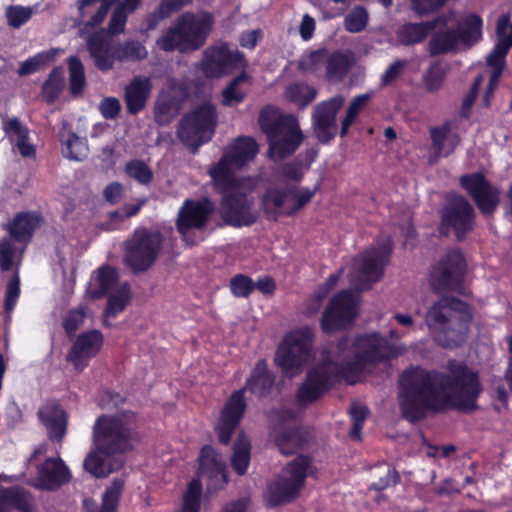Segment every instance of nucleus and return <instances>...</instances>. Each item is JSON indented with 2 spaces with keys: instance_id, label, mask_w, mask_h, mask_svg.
I'll use <instances>...</instances> for the list:
<instances>
[{
  "instance_id": "37998d69",
  "label": "nucleus",
  "mask_w": 512,
  "mask_h": 512,
  "mask_svg": "<svg viewBox=\"0 0 512 512\" xmlns=\"http://www.w3.org/2000/svg\"><path fill=\"white\" fill-rule=\"evenodd\" d=\"M353 64L352 58L342 51L331 53L326 61V78L328 81L342 80Z\"/></svg>"
},
{
  "instance_id": "e2e57ef3",
  "label": "nucleus",
  "mask_w": 512,
  "mask_h": 512,
  "mask_svg": "<svg viewBox=\"0 0 512 512\" xmlns=\"http://www.w3.org/2000/svg\"><path fill=\"white\" fill-rule=\"evenodd\" d=\"M371 97V93H364L355 96L350 102L344 117L355 122L360 112L367 106Z\"/></svg>"
},
{
  "instance_id": "72a5a7b5",
  "label": "nucleus",
  "mask_w": 512,
  "mask_h": 512,
  "mask_svg": "<svg viewBox=\"0 0 512 512\" xmlns=\"http://www.w3.org/2000/svg\"><path fill=\"white\" fill-rule=\"evenodd\" d=\"M123 489L124 481L118 478L114 479L105 489L100 507H98L96 502L92 499L84 501L86 512H118Z\"/></svg>"
},
{
  "instance_id": "49530a36",
  "label": "nucleus",
  "mask_w": 512,
  "mask_h": 512,
  "mask_svg": "<svg viewBox=\"0 0 512 512\" xmlns=\"http://www.w3.org/2000/svg\"><path fill=\"white\" fill-rule=\"evenodd\" d=\"M64 88V70L54 67L42 85V95L47 104H53Z\"/></svg>"
},
{
  "instance_id": "f704fd0d",
  "label": "nucleus",
  "mask_w": 512,
  "mask_h": 512,
  "mask_svg": "<svg viewBox=\"0 0 512 512\" xmlns=\"http://www.w3.org/2000/svg\"><path fill=\"white\" fill-rule=\"evenodd\" d=\"M482 18L475 14H468L458 28H453L455 31L458 45L461 44L465 48H471L478 41L482 39Z\"/></svg>"
},
{
  "instance_id": "ea45409f",
  "label": "nucleus",
  "mask_w": 512,
  "mask_h": 512,
  "mask_svg": "<svg viewBox=\"0 0 512 512\" xmlns=\"http://www.w3.org/2000/svg\"><path fill=\"white\" fill-rule=\"evenodd\" d=\"M60 141L62 144V154L65 158L82 161L87 157L88 145L86 138L79 137L73 131L61 133Z\"/></svg>"
},
{
  "instance_id": "9b49d317",
  "label": "nucleus",
  "mask_w": 512,
  "mask_h": 512,
  "mask_svg": "<svg viewBox=\"0 0 512 512\" xmlns=\"http://www.w3.org/2000/svg\"><path fill=\"white\" fill-rule=\"evenodd\" d=\"M314 332L305 326L286 334L279 344L274 361L284 375L294 377L302 372L313 348Z\"/></svg>"
},
{
  "instance_id": "6e6552de",
  "label": "nucleus",
  "mask_w": 512,
  "mask_h": 512,
  "mask_svg": "<svg viewBox=\"0 0 512 512\" xmlns=\"http://www.w3.org/2000/svg\"><path fill=\"white\" fill-rule=\"evenodd\" d=\"M318 189V185L314 188L296 184L268 186L260 197V208L269 221L294 217L312 201Z\"/></svg>"
},
{
  "instance_id": "7ed1b4c3",
  "label": "nucleus",
  "mask_w": 512,
  "mask_h": 512,
  "mask_svg": "<svg viewBox=\"0 0 512 512\" xmlns=\"http://www.w3.org/2000/svg\"><path fill=\"white\" fill-rule=\"evenodd\" d=\"M138 430V415L131 410L97 417L93 426L94 449L84 459V469L95 478H104L122 468L123 455L140 441Z\"/></svg>"
},
{
  "instance_id": "6ab92c4d",
  "label": "nucleus",
  "mask_w": 512,
  "mask_h": 512,
  "mask_svg": "<svg viewBox=\"0 0 512 512\" xmlns=\"http://www.w3.org/2000/svg\"><path fill=\"white\" fill-rule=\"evenodd\" d=\"M352 348L367 366H375L399 355L397 348L378 332L358 334Z\"/></svg>"
},
{
  "instance_id": "58836bf2",
  "label": "nucleus",
  "mask_w": 512,
  "mask_h": 512,
  "mask_svg": "<svg viewBox=\"0 0 512 512\" xmlns=\"http://www.w3.org/2000/svg\"><path fill=\"white\" fill-rule=\"evenodd\" d=\"M251 458V443L249 439L241 432L233 445L231 456V466L239 476L246 474Z\"/></svg>"
},
{
  "instance_id": "052dcab7",
  "label": "nucleus",
  "mask_w": 512,
  "mask_h": 512,
  "mask_svg": "<svg viewBox=\"0 0 512 512\" xmlns=\"http://www.w3.org/2000/svg\"><path fill=\"white\" fill-rule=\"evenodd\" d=\"M408 66L407 60L397 59L393 63H391L380 79V85L382 87H387L393 84L404 72L405 68Z\"/></svg>"
},
{
  "instance_id": "6e6d98bb",
  "label": "nucleus",
  "mask_w": 512,
  "mask_h": 512,
  "mask_svg": "<svg viewBox=\"0 0 512 512\" xmlns=\"http://www.w3.org/2000/svg\"><path fill=\"white\" fill-rule=\"evenodd\" d=\"M304 168L300 161L286 162L277 168L275 175L283 181L299 183L304 178Z\"/></svg>"
},
{
  "instance_id": "473e14b6",
  "label": "nucleus",
  "mask_w": 512,
  "mask_h": 512,
  "mask_svg": "<svg viewBox=\"0 0 512 512\" xmlns=\"http://www.w3.org/2000/svg\"><path fill=\"white\" fill-rule=\"evenodd\" d=\"M303 139L300 127H292L283 136L268 141V156L273 161L286 159L296 152Z\"/></svg>"
},
{
  "instance_id": "0e129e2a",
  "label": "nucleus",
  "mask_w": 512,
  "mask_h": 512,
  "mask_svg": "<svg viewBox=\"0 0 512 512\" xmlns=\"http://www.w3.org/2000/svg\"><path fill=\"white\" fill-rule=\"evenodd\" d=\"M99 111L103 118L115 119L121 111V104L115 97H105L100 101Z\"/></svg>"
},
{
  "instance_id": "c9c22d12",
  "label": "nucleus",
  "mask_w": 512,
  "mask_h": 512,
  "mask_svg": "<svg viewBox=\"0 0 512 512\" xmlns=\"http://www.w3.org/2000/svg\"><path fill=\"white\" fill-rule=\"evenodd\" d=\"M119 279V274L116 268L110 265H102L96 271V277L94 278V283L91 289H89L88 293L92 299H101L106 297L115 285L117 284Z\"/></svg>"
},
{
  "instance_id": "dca6fc26",
  "label": "nucleus",
  "mask_w": 512,
  "mask_h": 512,
  "mask_svg": "<svg viewBox=\"0 0 512 512\" xmlns=\"http://www.w3.org/2000/svg\"><path fill=\"white\" fill-rule=\"evenodd\" d=\"M460 187L471 198L483 217H491L501 203V189L492 184L481 171L465 173L459 177Z\"/></svg>"
},
{
  "instance_id": "20e7f679",
  "label": "nucleus",
  "mask_w": 512,
  "mask_h": 512,
  "mask_svg": "<svg viewBox=\"0 0 512 512\" xmlns=\"http://www.w3.org/2000/svg\"><path fill=\"white\" fill-rule=\"evenodd\" d=\"M274 382V374L269 371L265 359L258 360L245 386L233 391L220 411L214 430L221 444L228 445L231 442L235 430L241 423L247 408L245 392L266 397L271 393Z\"/></svg>"
},
{
  "instance_id": "412c9836",
  "label": "nucleus",
  "mask_w": 512,
  "mask_h": 512,
  "mask_svg": "<svg viewBox=\"0 0 512 512\" xmlns=\"http://www.w3.org/2000/svg\"><path fill=\"white\" fill-rule=\"evenodd\" d=\"M342 95L319 102L312 113L313 133L320 144H329L337 135V114L344 105Z\"/></svg>"
},
{
  "instance_id": "c756f323",
  "label": "nucleus",
  "mask_w": 512,
  "mask_h": 512,
  "mask_svg": "<svg viewBox=\"0 0 512 512\" xmlns=\"http://www.w3.org/2000/svg\"><path fill=\"white\" fill-rule=\"evenodd\" d=\"M152 90L149 77L135 76L125 87L124 100L129 114L141 112L147 103Z\"/></svg>"
},
{
  "instance_id": "7c9ffc66",
  "label": "nucleus",
  "mask_w": 512,
  "mask_h": 512,
  "mask_svg": "<svg viewBox=\"0 0 512 512\" xmlns=\"http://www.w3.org/2000/svg\"><path fill=\"white\" fill-rule=\"evenodd\" d=\"M71 474L64 461L60 458H47L38 466V479L41 485L54 490L70 481Z\"/></svg>"
},
{
  "instance_id": "4be33fe9",
  "label": "nucleus",
  "mask_w": 512,
  "mask_h": 512,
  "mask_svg": "<svg viewBox=\"0 0 512 512\" xmlns=\"http://www.w3.org/2000/svg\"><path fill=\"white\" fill-rule=\"evenodd\" d=\"M104 342L99 330H89L80 333L66 355V361L71 363L77 372H82L89 361L101 350Z\"/></svg>"
},
{
  "instance_id": "9d476101",
  "label": "nucleus",
  "mask_w": 512,
  "mask_h": 512,
  "mask_svg": "<svg viewBox=\"0 0 512 512\" xmlns=\"http://www.w3.org/2000/svg\"><path fill=\"white\" fill-rule=\"evenodd\" d=\"M217 123L216 106L211 102H203L182 116L177 136L185 146L196 150L212 139Z\"/></svg>"
},
{
  "instance_id": "79ce46f5",
  "label": "nucleus",
  "mask_w": 512,
  "mask_h": 512,
  "mask_svg": "<svg viewBox=\"0 0 512 512\" xmlns=\"http://www.w3.org/2000/svg\"><path fill=\"white\" fill-rule=\"evenodd\" d=\"M317 94L316 88L304 82L292 83L285 90L286 99L301 110L307 108L316 99Z\"/></svg>"
},
{
  "instance_id": "c03bdc74",
  "label": "nucleus",
  "mask_w": 512,
  "mask_h": 512,
  "mask_svg": "<svg viewBox=\"0 0 512 512\" xmlns=\"http://www.w3.org/2000/svg\"><path fill=\"white\" fill-rule=\"evenodd\" d=\"M249 80L250 76L246 71H242L234 77L222 90L221 104L225 107H233L243 103L247 95L239 88V86L241 83Z\"/></svg>"
},
{
  "instance_id": "f257e3e1",
  "label": "nucleus",
  "mask_w": 512,
  "mask_h": 512,
  "mask_svg": "<svg viewBox=\"0 0 512 512\" xmlns=\"http://www.w3.org/2000/svg\"><path fill=\"white\" fill-rule=\"evenodd\" d=\"M448 373L412 366L399 376V408L402 417L415 424L428 412L455 410L470 413L478 409L483 391L479 373L465 362L450 359Z\"/></svg>"
},
{
  "instance_id": "2eb2a0df",
  "label": "nucleus",
  "mask_w": 512,
  "mask_h": 512,
  "mask_svg": "<svg viewBox=\"0 0 512 512\" xmlns=\"http://www.w3.org/2000/svg\"><path fill=\"white\" fill-rule=\"evenodd\" d=\"M248 66L249 62L243 52L230 48L227 43H221L205 49L200 69L207 78L219 79L237 70L246 71Z\"/></svg>"
},
{
  "instance_id": "bb28decb",
  "label": "nucleus",
  "mask_w": 512,
  "mask_h": 512,
  "mask_svg": "<svg viewBox=\"0 0 512 512\" xmlns=\"http://www.w3.org/2000/svg\"><path fill=\"white\" fill-rule=\"evenodd\" d=\"M42 220L37 212L23 211L15 214L7 228L10 238L16 243L28 244Z\"/></svg>"
},
{
  "instance_id": "f3484780",
  "label": "nucleus",
  "mask_w": 512,
  "mask_h": 512,
  "mask_svg": "<svg viewBox=\"0 0 512 512\" xmlns=\"http://www.w3.org/2000/svg\"><path fill=\"white\" fill-rule=\"evenodd\" d=\"M214 211L215 205L208 197L198 200L186 199L179 209L176 220V228L183 241L190 246L195 245L196 241L191 236L192 230L204 229Z\"/></svg>"
},
{
  "instance_id": "bf43d9fd",
  "label": "nucleus",
  "mask_w": 512,
  "mask_h": 512,
  "mask_svg": "<svg viewBox=\"0 0 512 512\" xmlns=\"http://www.w3.org/2000/svg\"><path fill=\"white\" fill-rule=\"evenodd\" d=\"M292 127H299L296 119L291 115H281L266 133L268 141L283 136Z\"/></svg>"
},
{
  "instance_id": "5fc2aeb1",
  "label": "nucleus",
  "mask_w": 512,
  "mask_h": 512,
  "mask_svg": "<svg viewBox=\"0 0 512 512\" xmlns=\"http://www.w3.org/2000/svg\"><path fill=\"white\" fill-rule=\"evenodd\" d=\"M231 293L237 298H248L255 290L254 281L245 274L234 275L229 282Z\"/></svg>"
},
{
  "instance_id": "13d9d810",
  "label": "nucleus",
  "mask_w": 512,
  "mask_h": 512,
  "mask_svg": "<svg viewBox=\"0 0 512 512\" xmlns=\"http://www.w3.org/2000/svg\"><path fill=\"white\" fill-rule=\"evenodd\" d=\"M86 318V308L80 306L67 312L63 319L62 326L66 334L70 337L81 327Z\"/></svg>"
},
{
  "instance_id": "1a4fd4ad",
  "label": "nucleus",
  "mask_w": 512,
  "mask_h": 512,
  "mask_svg": "<svg viewBox=\"0 0 512 512\" xmlns=\"http://www.w3.org/2000/svg\"><path fill=\"white\" fill-rule=\"evenodd\" d=\"M211 27L209 15L198 18L193 13H184L157 40V46L166 52L198 50L205 44Z\"/></svg>"
},
{
  "instance_id": "4c0bfd02",
  "label": "nucleus",
  "mask_w": 512,
  "mask_h": 512,
  "mask_svg": "<svg viewBox=\"0 0 512 512\" xmlns=\"http://www.w3.org/2000/svg\"><path fill=\"white\" fill-rule=\"evenodd\" d=\"M431 57L458 52V42L453 28L439 30L431 35L428 43Z\"/></svg>"
},
{
  "instance_id": "774afa93",
  "label": "nucleus",
  "mask_w": 512,
  "mask_h": 512,
  "mask_svg": "<svg viewBox=\"0 0 512 512\" xmlns=\"http://www.w3.org/2000/svg\"><path fill=\"white\" fill-rule=\"evenodd\" d=\"M127 22V12L124 8L116 7L109 21V30L112 34L122 33Z\"/></svg>"
},
{
  "instance_id": "ddd939ff",
  "label": "nucleus",
  "mask_w": 512,
  "mask_h": 512,
  "mask_svg": "<svg viewBox=\"0 0 512 512\" xmlns=\"http://www.w3.org/2000/svg\"><path fill=\"white\" fill-rule=\"evenodd\" d=\"M476 226V211L470 201L461 194H455L448 199L440 211L438 232L447 237L451 233L456 240L462 242Z\"/></svg>"
},
{
  "instance_id": "aec40b11",
  "label": "nucleus",
  "mask_w": 512,
  "mask_h": 512,
  "mask_svg": "<svg viewBox=\"0 0 512 512\" xmlns=\"http://www.w3.org/2000/svg\"><path fill=\"white\" fill-rule=\"evenodd\" d=\"M221 196V217L226 225L240 228L256 223L258 215L253 212V201L248 198L246 192L238 188Z\"/></svg>"
},
{
  "instance_id": "8fccbe9b",
  "label": "nucleus",
  "mask_w": 512,
  "mask_h": 512,
  "mask_svg": "<svg viewBox=\"0 0 512 512\" xmlns=\"http://www.w3.org/2000/svg\"><path fill=\"white\" fill-rule=\"evenodd\" d=\"M179 103L177 99L171 95L159 97L155 105V117L157 122L164 123L170 121L177 115Z\"/></svg>"
},
{
  "instance_id": "338daca9",
  "label": "nucleus",
  "mask_w": 512,
  "mask_h": 512,
  "mask_svg": "<svg viewBox=\"0 0 512 512\" xmlns=\"http://www.w3.org/2000/svg\"><path fill=\"white\" fill-rule=\"evenodd\" d=\"M126 398L113 390H105L99 398V405L103 409H114L123 405Z\"/></svg>"
},
{
  "instance_id": "0eeeda50",
  "label": "nucleus",
  "mask_w": 512,
  "mask_h": 512,
  "mask_svg": "<svg viewBox=\"0 0 512 512\" xmlns=\"http://www.w3.org/2000/svg\"><path fill=\"white\" fill-rule=\"evenodd\" d=\"M315 472L311 456L297 455L285 465L281 476L268 483L264 493L266 506L272 509L293 502L304 488L307 477Z\"/></svg>"
},
{
  "instance_id": "69168bd1",
  "label": "nucleus",
  "mask_w": 512,
  "mask_h": 512,
  "mask_svg": "<svg viewBox=\"0 0 512 512\" xmlns=\"http://www.w3.org/2000/svg\"><path fill=\"white\" fill-rule=\"evenodd\" d=\"M280 116L281 114L273 106L268 105L262 108L258 118L262 132L266 134L272 127L273 122H276Z\"/></svg>"
},
{
  "instance_id": "4468645a",
  "label": "nucleus",
  "mask_w": 512,
  "mask_h": 512,
  "mask_svg": "<svg viewBox=\"0 0 512 512\" xmlns=\"http://www.w3.org/2000/svg\"><path fill=\"white\" fill-rule=\"evenodd\" d=\"M393 241L390 238L377 243L355 258L358 280L355 286L364 291L371 288L373 283L380 281L393 252Z\"/></svg>"
},
{
  "instance_id": "393cba45",
  "label": "nucleus",
  "mask_w": 512,
  "mask_h": 512,
  "mask_svg": "<svg viewBox=\"0 0 512 512\" xmlns=\"http://www.w3.org/2000/svg\"><path fill=\"white\" fill-rule=\"evenodd\" d=\"M236 170L222 157L208 169L212 189L216 194L223 195L241 188L242 182L236 175Z\"/></svg>"
},
{
  "instance_id": "a878e982",
  "label": "nucleus",
  "mask_w": 512,
  "mask_h": 512,
  "mask_svg": "<svg viewBox=\"0 0 512 512\" xmlns=\"http://www.w3.org/2000/svg\"><path fill=\"white\" fill-rule=\"evenodd\" d=\"M259 152V145L250 136H239L227 147L222 158L229 162L235 169L241 170L249 162L253 161Z\"/></svg>"
},
{
  "instance_id": "b1692460",
  "label": "nucleus",
  "mask_w": 512,
  "mask_h": 512,
  "mask_svg": "<svg viewBox=\"0 0 512 512\" xmlns=\"http://www.w3.org/2000/svg\"><path fill=\"white\" fill-rule=\"evenodd\" d=\"M87 50L95 67L102 72L113 69L118 60V48L101 32H94L86 41Z\"/></svg>"
},
{
  "instance_id": "864d4df0",
  "label": "nucleus",
  "mask_w": 512,
  "mask_h": 512,
  "mask_svg": "<svg viewBox=\"0 0 512 512\" xmlns=\"http://www.w3.org/2000/svg\"><path fill=\"white\" fill-rule=\"evenodd\" d=\"M369 22V14L363 6L354 7L345 17V29L350 33L363 31Z\"/></svg>"
},
{
  "instance_id": "f8f14e48",
  "label": "nucleus",
  "mask_w": 512,
  "mask_h": 512,
  "mask_svg": "<svg viewBox=\"0 0 512 512\" xmlns=\"http://www.w3.org/2000/svg\"><path fill=\"white\" fill-rule=\"evenodd\" d=\"M164 237L159 230L137 227L125 241L124 262L134 274L149 270L156 262Z\"/></svg>"
},
{
  "instance_id": "c85d7f7f",
  "label": "nucleus",
  "mask_w": 512,
  "mask_h": 512,
  "mask_svg": "<svg viewBox=\"0 0 512 512\" xmlns=\"http://www.w3.org/2000/svg\"><path fill=\"white\" fill-rule=\"evenodd\" d=\"M453 123V120H446L441 126L430 128L431 148L436 157L450 156L461 143L462 139L459 134L450 135L451 130L455 128Z\"/></svg>"
},
{
  "instance_id": "a211bd4d",
  "label": "nucleus",
  "mask_w": 512,
  "mask_h": 512,
  "mask_svg": "<svg viewBox=\"0 0 512 512\" xmlns=\"http://www.w3.org/2000/svg\"><path fill=\"white\" fill-rule=\"evenodd\" d=\"M357 316L356 302L350 291L336 293L324 309L320 327L325 334L344 330L351 325Z\"/></svg>"
},
{
  "instance_id": "09e8293b",
  "label": "nucleus",
  "mask_w": 512,
  "mask_h": 512,
  "mask_svg": "<svg viewBox=\"0 0 512 512\" xmlns=\"http://www.w3.org/2000/svg\"><path fill=\"white\" fill-rule=\"evenodd\" d=\"M56 56V50L51 49L49 51H43L29 57L27 60L22 62L18 68V74L20 76H27L34 74L41 67L51 63Z\"/></svg>"
},
{
  "instance_id": "de8ad7c7",
  "label": "nucleus",
  "mask_w": 512,
  "mask_h": 512,
  "mask_svg": "<svg viewBox=\"0 0 512 512\" xmlns=\"http://www.w3.org/2000/svg\"><path fill=\"white\" fill-rule=\"evenodd\" d=\"M449 71V65L441 60L430 64L423 75V82L428 92L438 91L445 81Z\"/></svg>"
},
{
  "instance_id": "f03ea898",
  "label": "nucleus",
  "mask_w": 512,
  "mask_h": 512,
  "mask_svg": "<svg viewBox=\"0 0 512 512\" xmlns=\"http://www.w3.org/2000/svg\"><path fill=\"white\" fill-rule=\"evenodd\" d=\"M467 261L459 249L447 251L429 274V284L437 295H443L427 310L425 323L434 341L443 348L460 347L467 339L473 312L470 304L455 296H465Z\"/></svg>"
},
{
  "instance_id": "cd10ccee",
  "label": "nucleus",
  "mask_w": 512,
  "mask_h": 512,
  "mask_svg": "<svg viewBox=\"0 0 512 512\" xmlns=\"http://www.w3.org/2000/svg\"><path fill=\"white\" fill-rule=\"evenodd\" d=\"M37 415L47 428L49 439L62 441L66 434L67 416L61 406L56 402H47L39 408Z\"/></svg>"
},
{
  "instance_id": "a18cd8bd",
  "label": "nucleus",
  "mask_w": 512,
  "mask_h": 512,
  "mask_svg": "<svg viewBox=\"0 0 512 512\" xmlns=\"http://www.w3.org/2000/svg\"><path fill=\"white\" fill-rule=\"evenodd\" d=\"M69 72V91L74 97L80 96L86 86L85 69L81 59L72 55L67 59Z\"/></svg>"
},
{
  "instance_id": "e433bc0d",
  "label": "nucleus",
  "mask_w": 512,
  "mask_h": 512,
  "mask_svg": "<svg viewBox=\"0 0 512 512\" xmlns=\"http://www.w3.org/2000/svg\"><path fill=\"white\" fill-rule=\"evenodd\" d=\"M3 129L12 141V135L16 136L14 144L22 157L35 156V146L29 142V130L21 124L18 118L14 117L4 122Z\"/></svg>"
},
{
  "instance_id": "a19ab883",
  "label": "nucleus",
  "mask_w": 512,
  "mask_h": 512,
  "mask_svg": "<svg viewBox=\"0 0 512 512\" xmlns=\"http://www.w3.org/2000/svg\"><path fill=\"white\" fill-rule=\"evenodd\" d=\"M106 297L107 305L103 315L105 318H115L122 313L130 303V284L123 282L114 293H109Z\"/></svg>"
},
{
  "instance_id": "3c124183",
  "label": "nucleus",
  "mask_w": 512,
  "mask_h": 512,
  "mask_svg": "<svg viewBox=\"0 0 512 512\" xmlns=\"http://www.w3.org/2000/svg\"><path fill=\"white\" fill-rule=\"evenodd\" d=\"M29 504L28 493L23 489H5L0 492V507L9 506L21 512Z\"/></svg>"
},
{
  "instance_id": "2f4dec72",
  "label": "nucleus",
  "mask_w": 512,
  "mask_h": 512,
  "mask_svg": "<svg viewBox=\"0 0 512 512\" xmlns=\"http://www.w3.org/2000/svg\"><path fill=\"white\" fill-rule=\"evenodd\" d=\"M447 19L443 16L420 23H405L397 31L398 40L402 45L410 46L423 42L428 34L438 26H446Z\"/></svg>"
},
{
  "instance_id": "603ef678",
  "label": "nucleus",
  "mask_w": 512,
  "mask_h": 512,
  "mask_svg": "<svg viewBox=\"0 0 512 512\" xmlns=\"http://www.w3.org/2000/svg\"><path fill=\"white\" fill-rule=\"evenodd\" d=\"M125 172L142 185H149L153 180V171L142 160L132 159L125 165Z\"/></svg>"
},
{
  "instance_id": "39448f33",
  "label": "nucleus",
  "mask_w": 512,
  "mask_h": 512,
  "mask_svg": "<svg viewBox=\"0 0 512 512\" xmlns=\"http://www.w3.org/2000/svg\"><path fill=\"white\" fill-rule=\"evenodd\" d=\"M367 367L355 353L351 360L343 363L324 359L307 372L297 391V400L302 405L310 404L342 381L354 385L360 381Z\"/></svg>"
},
{
  "instance_id": "5701e85b",
  "label": "nucleus",
  "mask_w": 512,
  "mask_h": 512,
  "mask_svg": "<svg viewBox=\"0 0 512 512\" xmlns=\"http://www.w3.org/2000/svg\"><path fill=\"white\" fill-rule=\"evenodd\" d=\"M271 437L280 453L286 456L305 449L309 443V433L301 426H290L285 423L275 425Z\"/></svg>"
},
{
  "instance_id": "4d7b16f0",
  "label": "nucleus",
  "mask_w": 512,
  "mask_h": 512,
  "mask_svg": "<svg viewBox=\"0 0 512 512\" xmlns=\"http://www.w3.org/2000/svg\"><path fill=\"white\" fill-rule=\"evenodd\" d=\"M118 60L125 59L142 60L147 57V50L144 45L138 41H127L124 44H117Z\"/></svg>"
},
{
  "instance_id": "423d86ee",
  "label": "nucleus",
  "mask_w": 512,
  "mask_h": 512,
  "mask_svg": "<svg viewBox=\"0 0 512 512\" xmlns=\"http://www.w3.org/2000/svg\"><path fill=\"white\" fill-rule=\"evenodd\" d=\"M202 478L206 479L207 490L210 492L222 490L229 482L226 464L212 445H204L200 449L196 474L187 484L179 512L201 511Z\"/></svg>"
},
{
  "instance_id": "680f3d73",
  "label": "nucleus",
  "mask_w": 512,
  "mask_h": 512,
  "mask_svg": "<svg viewBox=\"0 0 512 512\" xmlns=\"http://www.w3.org/2000/svg\"><path fill=\"white\" fill-rule=\"evenodd\" d=\"M32 16L30 7L12 6L7 10L8 23L13 28L24 25Z\"/></svg>"
}]
</instances>
